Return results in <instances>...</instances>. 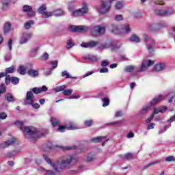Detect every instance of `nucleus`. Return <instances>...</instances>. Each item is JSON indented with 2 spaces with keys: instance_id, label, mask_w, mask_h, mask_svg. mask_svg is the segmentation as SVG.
Returning a JSON list of instances; mask_svg holds the SVG:
<instances>
[{
  "instance_id": "obj_1",
  "label": "nucleus",
  "mask_w": 175,
  "mask_h": 175,
  "mask_svg": "<svg viewBox=\"0 0 175 175\" xmlns=\"http://www.w3.org/2000/svg\"><path fill=\"white\" fill-rule=\"evenodd\" d=\"M43 158L55 170V172L48 170L44 175H62L63 170L70 169L79 161L77 156L70 154L62 156L57 161H52L47 154H44Z\"/></svg>"
},
{
  "instance_id": "obj_2",
  "label": "nucleus",
  "mask_w": 175,
  "mask_h": 175,
  "mask_svg": "<svg viewBox=\"0 0 175 175\" xmlns=\"http://www.w3.org/2000/svg\"><path fill=\"white\" fill-rule=\"evenodd\" d=\"M14 125H18L21 131L24 133L25 137L29 140V142H36V139L41 136L40 132L33 126H25L24 122L20 120H16L14 122Z\"/></svg>"
},
{
  "instance_id": "obj_3",
  "label": "nucleus",
  "mask_w": 175,
  "mask_h": 175,
  "mask_svg": "<svg viewBox=\"0 0 175 175\" xmlns=\"http://www.w3.org/2000/svg\"><path fill=\"white\" fill-rule=\"evenodd\" d=\"M111 9V3L107 0L102 1L100 6L97 8V11L100 14H107Z\"/></svg>"
},
{
  "instance_id": "obj_4",
  "label": "nucleus",
  "mask_w": 175,
  "mask_h": 175,
  "mask_svg": "<svg viewBox=\"0 0 175 175\" xmlns=\"http://www.w3.org/2000/svg\"><path fill=\"white\" fill-rule=\"evenodd\" d=\"M143 39L144 41L147 43V50L148 53L152 54V53H154V46H155V40L147 34L143 35Z\"/></svg>"
},
{
  "instance_id": "obj_5",
  "label": "nucleus",
  "mask_w": 175,
  "mask_h": 175,
  "mask_svg": "<svg viewBox=\"0 0 175 175\" xmlns=\"http://www.w3.org/2000/svg\"><path fill=\"white\" fill-rule=\"evenodd\" d=\"M35 96L32 92H27L26 94V99L24 101V105H30L33 109H39L40 105L38 103H33Z\"/></svg>"
},
{
  "instance_id": "obj_6",
  "label": "nucleus",
  "mask_w": 175,
  "mask_h": 175,
  "mask_svg": "<svg viewBox=\"0 0 175 175\" xmlns=\"http://www.w3.org/2000/svg\"><path fill=\"white\" fill-rule=\"evenodd\" d=\"M88 11V5L86 3L82 4L81 9L70 11L71 14L73 17H77L79 16H83L87 14Z\"/></svg>"
},
{
  "instance_id": "obj_7",
  "label": "nucleus",
  "mask_w": 175,
  "mask_h": 175,
  "mask_svg": "<svg viewBox=\"0 0 175 175\" xmlns=\"http://www.w3.org/2000/svg\"><path fill=\"white\" fill-rule=\"evenodd\" d=\"M107 27V25H106V23L95 26L94 27V33H95V35H97V36H99L100 35H105Z\"/></svg>"
},
{
  "instance_id": "obj_8",
  "label": "nucleus",
  "mask_w": 175,
  "mask_h": 175,
  "mask_svg": "<svg viewBox=\"0 0 175 175\" xmlns=\"http://www.w3.org/2000/svg\"><path fill=\"white\" fill-rule=\"evenodd\" d=\"M154 65V61L152 60H144L141 66H139L140 70L139 72H146L150 66H152Z\"/></svg>"
},
{
  "instance_id": "obj_9",
  "label": "nucleus",
  "mask_w": 175,
  "mask_h": 175,
  "mask_svg": "<svg viewBox=\"0 0 175 175\" xmlns=\"http://www.w3.org/2000/svg\"><path fill=\"white\" fill-rule=\"evenodd\" d=\"M89 28L87 26H75L71 25L69 27L70 32H84L88 31Z\"/></svg>"
},
{
  "instance_id": "obj_10",
  "label": "nucleus",
  "mask_w": 175,
  "mask_h": 175,
  "mask_svg": "<svg viewBox=\"0 0 175 175\" xmlns=\"http://www.w3.org/2000/svg\"><path fill=\"white\" fill-rule=\"evenodd\" d=\"M98 44L99 42L98 41L91 40L88 42H82L81 46H82L83 49H94V47L98 46Z\"/></svg>"
},
{
  "instance_id": "obj_11",
  "label": "nucleus",
  "mask_w": 175,
  "mask_h": 175,
  "mask_svg": "<svg viewBox=\"0 0 175 175\" xmlns=\"http://www.w3.org/2000/svg\"><path fill=\"white\" fill-rule=\"evenodd\" d=\"M46 10V4H44L39 8L38 13H40V14H42L44 18H49V17H51V13L47 12Z\"/></svg>"
},
{
  "instance_id": "obj_12",
  "label": "nucleus",
  "mask_w": 175,
  "mask_h": 175,
  "mask_svg": "<svg viewBox=\"0 0 175 175\" xmlns=\"http://www.w3.org/2000/svg\"><path fill=\"white\" fill-rule=\"evenodd\" d=\"M23 12L25 13H27V17H34L35 16V11L32 10V6L25 5L23 8Z\"/></svg>"
},
{
  "instance_id": "obj_13",
  "label": "nucleus",
  "mask_w": 175,
  "mask_h": 175,
  "mask_svg": "<svg viewBox=\"0 0 175 175\" xmlns=\"http://www.w3.org/2000/svg\"><path fill=\"white\" fill-rule=\"evenodd\" d=\"M32 38V33H23L21 37L20 44H25V43L28 42V40Z\"/></svg>"
},
{
  "instance_id": "obj_14",
  "label": "nucleus",
  "mask_w": 175,
  "mask_h": 175,
  "mask_svg": "<svg viewBox=\"0 0 175 175\" xmlns=\"http://www.w3.org/2000/svg\"><path fill=\"white\" fill-rule=\"evenodd\" d=\"M154 13L157 16H172L173 12L163 10H155Z\"/></svg>"
},
{
  "instance_id": "obj_15",
  "label": "nucleus",
  "mask_w": 175,
  "mask_h": 175,
  "mask_svg": "<svg viewBox=\"0 0 175 175\" xmlns=\"http://www.w3.org/2000/svg\"><path fill=\"white\" fill-rule=\"evenodd\" d=\"M14 143H16V140L14 139V138H12L11 139H9L7 142H2L0 144V148H3V149L7 148V147H9V146H13Z\"/></svg>"
},
{
  "instance_id": "obj_16",
  "label": "nucleus",
  "mask_w": 175,
  "mask_h": 175,
  "mask_svg": "<svg viewBox=\"0 0 175 175\" xmlns=\"http://www.w3.org/2000/svg\"><path fill=\"white\" fill-rule=\"evenodd\" d=\"M165 99V96L163 95H159L156 97H154L152 100L150 101V106H154V105H157V103H159V102H162Z\"/></svg>"
},
{
  "instance_id": "obj_17",
  "label": "nucleus",
  "mask_w": 175,
  "mask_h": 175,
  "mask_svg": "<svg viewBox=\"0 0 175 175\" xmlns=\"http://www.w3.org/2000/svg\"><path fill=\"white\" fill-rule=\"evenodd\" d=\"M49 13H51V16H55V17L65 16V12H64L61 9L55 10L52 12H49Z\"/></svg>"
},
{
  "instance_id": "obj_18",
  "label": "nucleus",
  "mask_w": 175,
  "mask_h": 175,
  "mask_svg": "<svg viewBox=\"0 0 175 175\" xmlns=\"http://www.w3.org/2000/svg\"><path fill=\"white\" fill-rule=\"evenodd\" d=\"M66 128L68 131H75V129H77V125H76V123L72 121H68L66 123Z\"/></svg>"
},
{
  "instance_id": "obj_19",
  "label": "nucleus",
  "mask_w": 175,
  "mask_h": 175,
  "mask_svg": "<svg viewBox=\"0 0 175 175\" xmlns=\"http://www.w3.org/2000/svg\"><path fill=\"white\" fill-rule=\"evenodd\" d=\"M165 68H166V64L164 63L157 64L154 67V72H161V70H163Z\"/></svg>"
},
{
  "instance_id": "obj_20",
  "label": "nucleus",
  "mask_w": 175,
  "mask_h": 175,
  "mask_svg": "<svg viewBox=\"0 0 175 175\" xmlns=\"http://www.w3.org/2000/svg\"><path fill=\"white\" fill-rule=\"evenodd\" d=\"M84 59H88L89 61H92V62H95L96 61H99V58L96 55H93L91 54H88L84 56Z\"/></svg>"
},
{
  "instance_id": "obj_21",
  "label": "nucleus",
  "mask_w": 175,
  "mask_h": 175,
  "mask_svg": "<svg viewBox=\"0 0 175 175\" xmlns=\"http://www.w3.org/2000/svg\"><path fill=\"white\" fill-rule=\"evenodd\" d=\"M27 75L30 77H38L39 76V70H33V69H29L27 70Z\"/></svg>"
},
{
  "instance_id": "obj_22",
  "label": "nucleus",
  "mask_w": 175,
  "mask_h": 175,
  "mask_svg": "<svg viewBox=\"0 0 175 175\" xmlns=\"http://www.w3.org/2000/svg\"><path fill=\"white\" fill-rule=\"evenodd\" d=\"M121 33L126 35L131 32V27L129 25H122L121 28Z\"/></svg>"
},
{
  "instance_id": "obj_23",
  "label": "nucleus",
  "mask_w": 175,
  "mask_h": 175,
  "mask_svg": "<svg viewBox=\"0 0 175 175\" xmlns=\"http://www.w3.org/2000/svg\"><path fill=\"white\" fill-rule=\"evenodd\" d=\"M109 29L111 31V32H113V33H118L120 32V27L115 24H111L109 26Z\"/></svg>"
},
{
  "instance_id": "obj_24",
  "label": "nucleus",
  "mask_w": 175,
  "mask_h": 175,
  "mask_svg": "<svg viewBox=\"0 0 175 175\" xmlns=\"http://www.w3.org/2000/svg\"><path fill=\"white\" fill-rule=\"evenodd\" d=\"M14 72H16V67L14 66H12L11 67L7 68L5 71L3 72V73H5V77H6L8 73H14Z\"/></svg>"
},
{
  "instance_id": "obj_25",
  "label": "nucleus",
  "mask_w": 175,
  "mask_h": 175,
  "mask_svg": "<svg viewBox=\"0 0 175 175\" xmlns=\"http://www.w3.org/2000/svg\"><path fill=\"white\" fill-rule=\"evenodd\" d=\"M103 139H107V136H99L97 137H94L90 139V142H92L93 143H100Z\"/></svg>"
},
{
  "instance_id": "obj_26",
  "label": "nucleus",
  "mask_w": 175,
  "mask_h": 175,
  "mask_svg": "<svg viewBox=\"0 0 175 175\" xmlns=\"http://www.w3.org/2000/svg\"><path fill=\"white\" fill-rule=\"evenodd\" d=\"M121 46H122V44L119 41L113 42H112V50H118V49H120Z\"/></svg>"
},
{
  "instance_id": "obj_27",
  "label": "nucleus",
  "mask_w": 175,
  "mask_h": 175,
  "mask_svg": "<svg viewBox=\"0 0 175 175\" xmlns=\"http://www.w3.org/2000/svg\"><path fill=\"white\" fill-rule=\"evenodd\" d=\"M120 157H121L122 159H124L126 161H131V159H132V158H133V154L129 152L124 155H121Z\"/></svg>"
},
{
  "instance_id": "obj_28",
  "label": "nucleus",
  "mask_w": 175,
  "mask_h": 175,
  "mask_svg": "<svg viewBox=\"0 0 175 175\" xmlns=\"http://www.w3.org/2000/svg\"><path fill=\"white\" fill-rule=\"evenodd\" d=\"M110 47H113V42L111 41H107L105 44L101 45L98 47V49H109Z\"/></svg>"
},
{
  "instance_id": "obj_29",
  "label": "nucleus",
  "mask_w": 175,
  "mask_h": 175,
  "mask_svg": "<svg viewBox=\"0 0 175 175\" xmlns=\"http://www.w3.org/2000/svg\"><path fill=\"white\" fill-rule=\"evenodd\" d=\"M17 72L24 76L27 73V68L24 66H20L17 69Z\"/></svg>"
},
{
  "instance_id": "obj_30",
  "label": "nucleus",
  "mask_w": 175,
  "mask_h": 175,
  "mask_svg": "<svg viewBox=\"0 0 175 175\" xmlns=\"http://www.w3.org/2000/svg\"><path fill=\"white\" fill-rule=\"evenodd\" d=\"M12 24H10V22H7L4 25V33H9L10 32Z\"/></svg>"
},
{
  "instance_id": "obj_31",
  "label": "nucleus",
  "mask_w": 175,
  "mask_h": 175,
  "mask_svg": "<svg viewBox=\"0 0 175 175\" xmlns=\"http://www.w3.org/2000/svg\"><path fill=\"white\" fill-rule=\"evenodd\" d=\"M130 42H135V43H140V38L136 35L133 34L129 38Z\"/></svg>"
},
{
  "instance_id": "obj_32",
  "label": "nucleus",
  "mask_w": 175,
  "mask_h": 175,
  "mask_svg": "<svg viewBox=\"0 0 175 175\" xmlns=\"http://www.w3.org/2000/svg\"><path fill=\"white\" fill-rule=\"evenodd\" d=\"M158 25H157L156 23H153L150 25H149L148 27V29L149 31H151L152 32H157V31H158V29H159V28H158Z\"/></svg>"
},
{
  "instance_id": "obj_33",
  "label": "nucleus",
  "mask_w": 175,
  "mask_h": 175,
  "mask_svg": "<svg viewBox=\"0 0 175 175\" xmlns=\"http://www.w3.org/2000/svg\"><path fill=\"white\" fill-rule=\"evenodd\" d=\"M65 88H66V85H62L60 86H57L56 88H53V91H55V92H64Z\"/></svg>"
},
{
  "instance_id": "obj_34",
  "label": "nucleus",
  "mask_w": 175,
  "mask_h": 175,
  "mask_svg": "<svg viewBox=\"0 0 175 175\" xmlns=\"http://www.w3.org/2000/svg\"><path fill=\"white\" fill-rule=\"evenodd\" d=\"M62 77H66V79H74L75 80H76V79H77V77H76L70 76V75H69V73L66 70L63 71L62 72Z\"/></svg>"
},
{
  "instance_id": "obj_35",
  "label": "nucleus",
  "mask_w": 175,
  "mask_h": 175,
  "mask_svg": "<svg viewBox=\"0 0 175 175\" xmlns=\"http://www.w3.org/2000/svg\"><path fill=\"white\" fill-rule=\"evenodd\" d=\"M5 100H7V102H14V97L13 96V95H12V94L8 93L5 96Z\"/></svg>"
},
{
  "instance_id": "obj_36",
  "label": "nucleus",
  "mask_w": 175,
  "mask_h": 175,
  "mask_svg": "<svg viewBox=\"0 0 175 175\" xmlns=\"http://www.w3.org/2000/svg\"><path fill=\"white\" fill-rule=\"evenodd\" d=\"M95 159H96V157L95 156V154L92 153H90L89 154H88L87 156L88 162H92V161H95Z\"/></svg>"
},
{
  "instance_id": "obj_37",
  "label": "nucleus",
  "mask_w": 175,
  "mask_h": 175,
  "mask_svg": "<svg viewBox=\"0 0 175 175\" xmlns=\"http://www.w3.org/2000/svg\"><path fill=\"white\" fill-rule=\"evenodd\" d=\"M51 122L53 126H57L60 124L59 120L55 118H51Z\"/></svg>"
},
{
  "instance_id": "obj_38",
  "label": "nucleus",
  "mask_w": 175,
  "mask_h": 175,
  "mask_svg": "<svg viewBox=\"0 0 175 175\" xmlns=\"http://www.w3.org/2000/svg\"><path fill=\"white\" fill-rule=\"evenodd\" d=\"M71 94H73V90L72 89H64L62 92V94L65 95L66 96H70Z\"/></svg>"
},
{
  "instance_id": "obj_39",
  "label": "nucleus",
  "mask_w": 175,
  "mask_h": 175,
  "mask_svg": "<svg viewBox=\"0 0 175 175\" xmlns=\"http://www.w3.org/2000/svg\"><path fill=\"white\" fill-rule=\"evenodd\" d=\"M133 70H135V66H126L124 68V71L127 73H131Z\"/></svg>"
},
{
  "instance_id": "obj_40",
  "label": "nucleus",
  "mask_w": 175,
  "mask_h": 175,
  "mask_svg": "<svg viewBox=\"0 0 175 175\" xmlns=\"http://www.w3.org/2000/svg\"><path fill=\"white\" fill-rule=\"evenodd\" d=\"M152 105H148L146 107H144L142 109L139 111L140 116H143V114H146L147 111H148V109L151 107Z\"/></svg>"
},
{
  "instance_id": "obj_41",
  "label": "nucleus",
  "mask_w": 175,
  "mask_h": 175,
  "mask_svg": "<svg viewBox=\"0 0 175 175\" xmlns=\"http://www.w3.org/2000/svg\"><path fill=\"white\" fill-rule=\"evenodd\" d=\"M11 83L14 84V85H17V84L20 83V79L17 77H11Z\"/></svg>"
},
{
  "instance_id": "obj_42",
  "label": "nucleus",
  "mask_w": 175,
  "mask_h": 175,
  "mask_svg": "<svg viewBox=\"0 0 175 175\" xmlns=\"http://www.w3.org/2000/svg\"><path fill=\"white\" fill-rule=\"evenodd\" d=\"M103 107H106L110 105V100L108 98H102Z\"/></svg>"
},
{
  "instance_id": "obj_43",
  "label": "nucleus",
  "mask_w": 175,
  "mask_h": 175,
  "mask_svg": "<svg viewBox=\"0 0 175 175\" xmlns=\"http://www.w3.org/2000/svg\"><path fill=\"white\" fill-rule=\"evenodd\" d=\"M32 92V94H35L36 95H38V94H41L40 88H33L31 89L30 91H28L27 92Z\"/></svg>"
},
{
  "instance_id": "obj_44",
  "label": "nucleus",
  "mask_w": 175,
  "mask_h": 175,
  "mask_svg": "<svg viewBox=\"0 0 175 175\" xmlns=\"http://www.w3.org/2000/svg\"><path fill=\"white\" fill-rule=\"evenodd\" d=\"M116 9L120 10L124 8V2L122 1H118L115 5Z\"/></svg>"
},
{
  "instance_id": "obj_45",
  "label": "nucleus",
  "mask_w": 175,
  "mask_h": 175,
  "mask_svg": "<svg viewBox=\"0 0 175 175\" xmlns=\"http://www.w3.org/2000/svg\"><path fill=\"white\" fill-rule=\"evenodd\" d=\"M6 92V86L4 84L0 85V98L2 96V94Z\"/></svg>"
},
{
  "instance_id": "obj_46",
  "label": "nucleus",
  "mask_w": 175,
  "mask_h": 175,
  "mask_svg": "<svg viewBox=\"0 0 175 175\" xmlns=\"http://www.w3.org/2000/svg\"><path fill=\"white\" fill-rule=\"evenodd\" d=\"M161 163V161L159 160L151 162L149 164L146 165L145 167H144V169H148V167H150V166H153V165H157V163Z\"/></svg>"
},
{
  "instance_id": "obj_47",
  "label": "nucleus",
  "mask_w": 175,
  "mask_h": 175,
  "mask_svg": "<svg viewBox=\"0 0 175 175\" xmlns=\"http://www.w3.org/2000/svg\"><path fill=\"white\" fill-rule=\"evenodd\" d=\"M9 2H10V0H1L3 9H5V8H8V6H9Z\"/></svg>"
},
{
  "instance_id": "obj_48",
  "label": "nucleus",
  "mask_w": 175,
  "mask_h": 175,
  "mask_svg": "<svg viewBox=\"0 0 175 175\" xmlns=\"http://www.w3.org/2000/svg\"><path fill=\"white\" fill-rule=\"evenodd\" d=\"M18 152L17 150H12V152H10L7 154V157H9L10 158H13L15 155H17Z\"/></svg>"
},
{
  "instance_id": "obj_49",
  "label": "nucleus",
  "mask_w": 175,
  "mask_h": 175,
  "mask_svg": "<svg viewBox=\"0 0 175 175\" xmlns=\"http://www.w3.org/2000/svg\"><path fill=\"white\" fill-rule=\"evenodd\" d=\"M74 46H75V44L72 42V40H69L67 41L66 49H68L69 50V49H72V47H73Z\"/></svg>"
},
{
  "instance_id": "obj_50",
  "label": "nucleus",
  "mask_w": 175,
  "mask_h": 175,
  "mask_svg": "<svg viewBox=\"0 0 175 175\" xmlns=\"http://www.w3.org/2000/svg\"><path fill=\"white\" fill-rule=\"evenodd\" d=\"M115 21H122L124 20V16L122 14L116 15L114 16Z\"/></svg>"
},
{
  "instance_id": "obj_51",
  "label": "nucleus",
  "mask_w": 175,
  "mask_h": 175,
  "mask_svg": "<svg viewBox=\"0 0 175 175\" xmlns=\"http://www.w3.org/2000/svg\"><path fill=\"white\" fill-rule=\"evenodd\" d=\"M33 21H29L28 22H27L25 24V27L26 28V29H29V28H31V25H33Z\"/></svg>"
},
{
  "instance_id": "obj_52",
  "label": "nucleus",
  "mask_w": 175,
  "mask_h": 175,
  "mask_svg": "<svg viewBox=\"0 0 175 175\" xmlns=\"http://www.w3.org/2000/svg\"><path fill=\"white\" fill-rule=\"evenodd\" d=\"M159 110L160 113H165L166 110H167V107L165 105L159 107Z\"/></svg>"
},
{
  "instance_id": "obj_53",
  "label": "nucleus",
  "mask_w": 175,
  "mask_h": 175,
  "mask_svg": "<svg viewBox=\"0 0 175 175\" xmlns=\"http://www.w3.org/2000/svg\"><path fill=\"white\" fill-rule=\"evenodd\" d=\"M92 124H94V122L92 120H85L84 122V124L85 125V126H88V127L91 126Z\"/></svg>"
},
{
  "instance_id": "obj_54",
  "label": "nucleus",
  "mask_w": 175,
  "mask_h": 175,
  "mask_svg": "<svg viewBox=\"0 0 175 175\" xmlns=\"http://www.w3.org/2000/svg\"><path fill=\"white\" fill-rule=\"evenodd\" d=\"M38 48H34L31 49V57H36V53H38Z\"/></svg>"
},
{
  "instance_id": "obj_55",
  "label": "nucleus",
  "mask_w": 175,
  "mask_h": 175,
  "mask_svg": "<svg viewBox=\"0 0 175 175\" xmlns=\"http://www.w3.org/2000/svg\"><path fill=\"white\" fill-rule=\"evenodd\" d=\"M175 161L174 157L173 156H170L165 158V161L166 162H173Z\"/></svg>"
},
{
  "instance_id": "obj_56",
  "label": "nucleus",
  "mask_w": 175,
  "mask_h": 175,
  "mask_svg": "<svg viewBox=\"0 0 175 175\" xmlns=\"http://www.w3.org/2000/svg\"><path fill=\"white\" fill-rule=\"evenodd\" d=\"M8 118V115L5 112H2L0 113V119L1 120H6Z\"/></svg>"
},
{
  "instance_id": "obj_57",
  "label": "nucleus",
  "mask_w": 175,
  "mask_h": 175,
  "mask_svg": "<svg viewBox=\"0 0 175 175\" xmlns=\"http://www.w3.org/2000/svg\"><path fill=\"white\" fill-rule=\"evenodd\" d=\"M13 44V40L12 39H10L8 43V49L10 50V51H12V46Z\"/></svg>"
},
{
  "instance_id": "obj_58",
  "label": "nucleus",
  "mask_w": 175,
  "mask_h": 175,
  "mask_svg": "<svg viewBox=\"0 0 175 175\" xmlns=\"http://www.w3.org/2000/svg\"><path fill=\"white\" fill-rule=\"evenodd\" d=\"M66 129V126H59L58 131L59 132L64 133Z\"/></svg>"
},
{
  "instance_id": "obj_59",
  "label": "nucleus",
  "mask_w": 175,
  "mask_h": 175,
  "mask_svg": "<svg viewBox=\"0 0 175 175\" xmlns=\"http://www.w3.org/2000/svg\"><path fill=\"white\" fill-rule=\"evenodd\" d=\"M109 72V68L103 67L100 70V73H107Z\"/></svg>"
},
{
  "instance_id": "obj_60",
  "label": "nucleus",
  "mask_w": 175,
  "mask_h": 175,
  "mask_svg": "<svg viewBox=\"0 0 175 175\" xmlns=\"http://www.w3.org/2000/svg\"><path fill=\"white\" fill-rule=\"evenodd\" d=\"M107 65H109V61H107V60H103L101 62V66H103V68H105V66H107Z\"/></svg>"
},
{
  "instance_id": "obj_61",
  "label": "nucleus",
  "mask_w": 175,
  "mask_h": 175,
  "mask_svg": "<svg viewBox=\"0 0 175 175\" xmlns=\"http://www.w3.org/2000/svg\"><path fill=\"white\" fill-rule=\"evenodd\" d=\"M154 127H155V123H151L148 125L147 130L150 131V129H154Z\"/></svg>"
},
{
  "instance_id": "obj_62",
  "label": "nucleus",
  "mask_w": 175,
  "mask_h": 175,
  "mask_svg": "<svg viewBox=\"0 0 175 175\" xmlns=\"http://www.w3.org/2000/svg\"><path fill=\"white\" fill-rule=\"evenodd\" d=\"M51 64L52 65L53 68H55L57 66H58V61L55 60L51 62Z\"/></svg>"
},
{
  "instance_id": "obj_63",
  "label": "nucleus",
  "mask_w": 175,
  "mask_h": 175,
  "mask_svg": "<svg viewBox=\"0 0 175 175\" xmlns=\"http://www.w3.org/2000/svg\"><path fill=\"white\" fill-rule=\"evenodd\" d=\"M48 88L46 87V85H43L42 88H40V92L42 94V92H46L47 91Z\"/></svg>"
},
{
  "instance_id": "obj_64",
  "label": "nucleus",
  "mask_w": 175,
  "mask_h": 175,
  "mask_svg": "<svg viewBox=\"0 0 175 175\" xmlns=\"http://www.w3.org/2000/svg\"><path fill=\"white\" fill-rule=\"evenodd\" d=\"M10 81H12V77H10V76L9 75H6L5 76V83L9 84L10 83Z\"/></svg>"
}]
</instances>
